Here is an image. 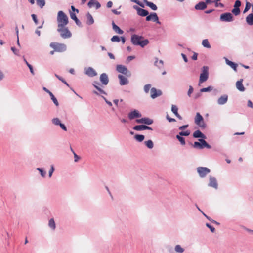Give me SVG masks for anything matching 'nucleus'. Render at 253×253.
<instances>
[{
  "label": "nucleus",
  "mask_w": 253,
  "mask_h": 253,
  "mask_svg": "<svg viewBox=\"0 0 253 253\" xmlns=\"http://www.w3.org/2000/svg\"><path fill=\"white\" fill-rule=\"evenodd\" d=\"M162 94V92L161 90H157L155 87H152L151 89V97L152 98H156Z\"/></svg>",
  "instance_id": "nucleus-13"
},
{
  "label": "nucleus",
  "mask_w": 253,
  "mask_h": 253,
  "mask_svg": "<svg viewBox=\"0 0 253 253\" xmlns=\"http://www.w3.org/2000/svg\"><path fill=\"white\" fill-rule=\"evenodd\" d=\"M251 4L249 2H246L245 8L244 10L243 13H246V12H247L251 8Z\"/></svg>",
  "instance_id": "nucleus-51"
},
{
  "label": "nucleus",
  "mask_w": 253,
  "mask_h": 253,
  "mask_svg": "<svg viewBox=\"0 0 253 253\" xmlns=\"http://www.w3.org/2000/svg\"><path fill=\"white\" fill-rule=\"evenodd\" d=\"M209 68L208 66H203L202 68V72L201 73L199 79V83H202L206 81L209 77L208 72Z\"/></svg>",
  "instance_id": "nucleus-6"
},
{
  "label": "nucleus",
  "mask_w": 253,
  "mask_h": 253,
  "mask_svg": "<svg viewBox=\"0 0 253 253\" xmlns=\"http://www.w3.org/2000/svg\"><path fill=\"white\" fill-rule=\"evenodd\" d=\"M246 22L249 25H253V13H251L249 15H248L246 18Z\"/></svg>",
  "instance_id": "nucleus-28"
},
{
  "label": "nucleus",
  "mask_w": 253,
  "mask_h": 253,
  "mask_svg": "<svg viewBox=\"0 0 253 253\" xmlns=\"http://www.w3.org/2000/svg\"><path fill=\"white\" fill-rule=\"evenodd\" d=\"M208 186L213 187L216 189L218 188L217 181L215 177L210 176L209 178V183Z\"/></svg>",
  "instance_id": "nucleus-14"
},
{
  "label": "nucleus",
  "mask_w": 253,
  "mask_h": 253,
  "mask_svg": "<svg viewBox=\"0 0 253 253\" xmlns=\"http://www.w3.org/2000/svg\"><path fill=\"white\" fill-rule=\"evenodd\" d=\"M202 44L204 47L207 48H210L211 47L208 39L203 40L202 41Z\"/></svg>",
  "instance_id": "nucleus-36"
},
{
  "label": "nucleus",
  "mask_w": 253,
  "mask_h": 253,
  "mask_svg": "<svg viewBox=\"0 0 253 253\" xmlns=\"http://www.w3.org/2000/svg\"><path fill=\"white\" fill-rule=\"evenodd\" d=\"M225 59L226 63L228 65L230 66L231 67V68H232L234 70V71L237 72V68L238 66V64L231 61H230L226 58H225Z\"/></svg>",
  "instance_id": "nucleus-22"
},
{
  "label": "nucleus",
  "mask_w": 253,
  "mask_h": 253,
  "mask_svg": "<svg viewBox=\"0 0 253 253\" xmlns=\"http://www.w3.org/2000/svg\"><path fill=\"white\" fill-rule=\"evenodd\" d=\"M136 122L139 124H144L149 125L153 123V121L150 118L145 117L136 119Z\"/></svg>",
  "instance_id": "nucleus-12"
},
{
  "label": "nucleus",
  "mask_w": 253,
  "mask_h": 253,
  "mask_svg": "<svg viewBox=\"0 0 253 253\" xmlns=\"http://www.w3.org/2000/svg\"><path fill=\"white\" fill-rule=\"evenodd\" d=\"M228 99V96L227 94H223L221 95L218 99H217V103L219 105H223L225 104Z\"/></svg>",
  "instance_id": "nucleus-15"
},
{
  "label": "nucleus",
  "mask_w": 253,
  "mask_h": 253,
  "mask_svg": "<svg viewBox=\"0 0 253 253\" xmlns=\"http://www.w3.org/2000/svg\"><path fill=\"white\" fill-rule=\"evenodd\" d=\"M49 95H50V96L51 97V100H52V101L53 102L54 104L56 105V106H59V103H58V102L57 101V99L54 96L53 94L52 93H50Z\"/></svg>",
  "instance_id": "nucleus-39"
},
{
  "label": "nucleus",
  "mask_w": 253,
  "mask_h": 253,
  "mask_svg": "<svg viewBox=\"0 0 253 253\" xmlns=\"http://www.w3.org/2000/svg\"><path fill=\"white\" fill-rule=\"evenodd\" d=\"M55 170L54 167L53 165H52L50 167V169L49 171V177H51L52 175V174Z\"/></svg>",
  "instance_id": "nucleus-55"
},
{
  "label": "nucleus",
  "mask_w": 253,
  "mask_h": 253,
  "mask_svg": "<svg viewBox=\"0 0 253 253\" xmlns=\"http://www.w3.org/2000/svg\"><path fill=\"white\" fill-rule=\"evenodd\" d=\"M37 170L40 172L41 175L42 177H44L45 176L46 172L42 168H37Z\"/></svg>",
  "instance_id": "nucleus-44"
},
{
  "label": "nucleus",
  "mask_w": 253,
  "mask_h": 253,
  "mask_svg": "<svg viewBox=\"0 0 253 253\" xmlns=\"http://www.w3.org/2000/svg\"><path fill=\"white\" fill-rule=\"evenodd\" d=\"M55 77L60 81H61L63 83L66 84L67 86H69V84L61 76L58 75L56 74H55Z\"/></svg>",
  "instance_id": "nucleus-42"
},
{
  "label": "nucleus",
  "mask_w": 253,
  "mask_h": 253,
  "mask_svg": "<svg viewBox=\"0 0 253 253\" xmlns=\"http://www.w3.org/2000/svg\"><path fill=\"white\" fill-rule=\"evenodd\" d=\"M166 118H167V119L169 122H173L176 121L175 119L170 118L168 115H167Z\"/></svg>",
  "instance_id": "nucleus-62"
},
{
  "label": "nucleus",
  "mask_w": 253,
  "mask_h": 253,
  "mask_svg": "<svg viewBox=\"0 0 253 253\" xmlns=\"http://www.w3.org/2000/svg\"><path fill=\"white\" fill-rule=\"evenodd\" d=\"M199 141L201 142L202 145V149L206 147L208 149L211 148V146L209 145L205 140L204 139H199Z\"/></svg>",
  "instance_id": "nucleus-29"
},
{
  "label": "nucleus",
  "mask_w": 253,
  "mask_h": 253,
  "mask_svg": "<svg viewBox=\"0 0 253 253\" xmlns=\"http://www.w3.org/2000/svg\"><path fill=\"white\" fill-rule=\"evenodd\" d=\"M213 87L211 86H209L206 88H203L200 89L201 92H209L211 91L212 90Z\"/></svg>",
  "instance_id": "nucleus-45"
},
{
  "label": "nucleus",
  "mask_w": 253,
  "mask_h": 253,
  "mask_svg": "<svg viewBox=\"0 0 253 253\" xmlns=\"http://www.w3.org/2000/svg\"><path fill=\"white\" fill-rule=\"evenodd\" d=\"M193 92V88L191 85H190L189 87V89L187 92V95L189 97H191V94Z\"/></svg>",
  "instance_id": "nucleus-57"
},
{
  "label": "nucleus",
  "mask_w": 253,
  "mask_h": 253,
  "mask_svg": "<svg viewBox=\"0 0 253 253\" xmlns=\"http://www.w3.org/2000/svg\"><path fill=\"white\" fill-rule=\"evenodd\" d=\"M195 123L202 128H205L206 124L204 121V119L200 113H197L195 118Z\"/></svg>",
  "instance_id": "nucleus-5"
},
{
  "label": "nucleus",
  "mask_w": 253,
  "mask_h": 253,
  "mask_svg": "<svg viewBox=\"0 0 253 253\" xmlns=\"http://www.w3.org/2000/svg\"><path fill=\"white\" fill-rule=\"evenodd\" d=\"M132 2H133L138 5H140L141 7H144V5L141 3L138 0H131Z\"/></svg>",
  "instance_id": "nucleus-60"
},
{
  "label": "nucleus",
  "mask_w": 253,
  "mask_h": 253,
  "mask_svg": "<svg viewBox=\"0 0 253 253\" xmlns=\"http://www.w3.org/2000/svg\"><path fill=\"white\" fill-rule=\"evenodd\" d=\"M193 136L194 138H201L202 139H205L206 138V136L201 132L199 130H197L195 131L193 134Z\"/></svg>",
  "instance_id": "nucleus-24"
},
{
  "label": "nucleus",
  "mask_w": 253,
  "mask_h": 253,
  "mask_svg": "<svg viewBox=\"0 0 253 253\" xmlns=\"http://www.w3.org/2000/svg\"><path fill=\"white\" fill-rule=\"evenodd\" d=\"M197 172L199 176L202 177H205L207 174L210 172V169L206 167H199L197 168Z\"/></svg>",
  "instance_id": "nucleus-9"
},
{
  "label": "nucleus",
  "mask_w": 253,
  "mask_h": 253,
  "mask_svg": "<svg viewBox=\"0 0 253 253\" xmlns=\"http://www.w3.org/2000/svg\"><path fill=\"white\" fill-rule=\"evenodd\" d=\"M31 17H32L34 23H35V24L38 25V20L37 19V16L35 14H33L31 15Z\"/></svg>",
  "instance_id": "nucleus-58"
},
{
  "label": "nucleus",
  "mask_w": 253,
  "mask_h": 253,
  "mask_svg": "<svg viewBox=\"0 0 253 253\" xmlns=\"http://www.w3.org/2000/svg\"><path fill=\"white\" fill-rule=\"evenodd\" d=\"M171 111L173 112V113L176 115L177 114H178V108L175 105H172L171 106Z\"/></svg>",
  "instance_id": "nucleus-48"
},
{
  "label": "nucleus",
  "mask_w": 253,
  "mask_h": 253,
  "mask_svg": "<svg viewBox=\"0 0 253 253\" xmlns=\"http://www.w3.org/2000/svg\"><path fill=\"white\" fill-rule=\"evenodd\" d=\"M50 46L53 48L55 51L59 52H64L67 49V46L64 43L51 42L50 44Z\"/></svg>",
  "instance_id": "nucleus-4"
},
{
  "label": "nucleus",
  "mask_w": 253,
  "mask_h": 253,
  "mask_svg": "<svg viewBox=\"0 0 253 253\" xmlns=\"http://www.w3.org/2000/svg\"><path fill=\"white\" fill-rule=\"evenodd\" d=\"M144 143L149 149H152L154 147V143L151 140L146 141Z\"/></svg>",
  "instance_id": "nucleus-38"
},
{
  "label": "nucleus",
  "mask_w": 253,
  "mask_h": 253,
  "mask_svg": "<svg viewBox=\"0 0 253 253\" xmlns=\"http://www.w3.org/2000/svg\"><path fill=\"white\" fill-rule=\"evenodd\" d=\"M57 22L58 24V28L63 27L68 24V17L63 11H59L57 14Z\"/></svg>",
  "instance_id": "nucleus-2"
},
{
  "label": "nucleus",
  "mask_w": 253,
  "mask_h": 253,
  "mask_svg": "<svg viewBox=\"0 0 253 253\" xmlns=\"http://www.w3.org/2000/svg\"><path fill=\"white\" fill-rule=\"evenodd\" d=\"M193 147L194 148L202 149V145L201 142H195L193 144L191 143Z\"/></svg>",
  "instance_id": "nucleus-40"
},
{
  "label": "nucleus",
  "mask_w": 253,
  "mask_h": 253,
  "mask_svg": "<svg viewBox=\"0 0 253 253\" xmlns=\"http://www.w3.org/2000/svg\"><path fill=\"white\" fill-rule=\"evenodd\" d=\"M134 138L138 142H141L144 140L145 137L142 134H136L134 136Z\"/></svg>",
  "instance_id": "nucleus-35"
},
{
  "label": "nucleus",
  "mask_w": 253,
  "mask_h": 253,
  "mask_svg": "<svg viewBox=\"0 0 253 253\" xmlns=\"http://www.w3.org/2000/svg\"><path fill=\"white\" fill-rule=\"evenodd\" d=\"M151 87V84H147L144 85V91L146 93H148L150 90V89Z\"/></svg>",
  "instance_id": "nucleus-49"
},
{
  "label": "nucleus",
  "mask_w": 253,
  "mask_h": 253,
  "mask_svg": "<svg viewBox=\"0 0 253 253\" xmlns=\"http://www.w3.org/2000/svg\"><path fill=\"white\" fill-rule=\"evenodd\" d=\"M45 4V2L44 0H37V4L42 8Z\"/></svg>",
  "instance_id": "nucleus-41"
},
{
  "label": "nucleus",
  "mask_w": 253,
  "mask_h": 253,
  "mask_svg": "<svg viewBox=\"0 0 253 253\" xmlns=\"http://www.w3.org/2000/svg\"><path fill=\"white\" fill-rule=\"evenodd\" d=\"M87 5L89 8H91L93 6H95L96 9L101 7L100 3L96 0H90L88 2Z\"/></svg>",
  "instance_id": "nucleus-18"
},
{
  "label": "nucleus",
  "mask_w": 253,
  "mask_h": 253,
  "mask_svg": "<svg viewBox=\"0 0 253 253\" xmlns=\"http://www.w3.org/2000/svg\"><path fill=\"white\" fill-rule=\"evenodd\" d=\"M100 81L103 85H107L109 83V78L107 74L105 73L101 74L100 76Z\"/></svg>",
  "instance_id": "nucleus-17"
},
{
  "label": "nucleus",
  "mask_w": 253,
  "mask_h": 253,
  "mask_svg": "<svg viewBox=\"0 0 253 253\" xmlns=\"http://www.w3.org/2000/svg\"><path fill=\"white\" fill-rule=\"evenodd\" d=\"M143 1L147 6L149 7L153 10H156L157 9V6L153 2L148 1L147 0H143Z\"/></svg>",
  "instance_id": "nucleus-26"
},
{
  "label": "nucleus",
  "mask_w": 253,
  "mask_h": 253,
  "mask_svg": "<svg viewBox=\"0 0 253 253\" xmlns=\"http://www.w3.org/2000/svg\"><path fill=\"white\" fill-rule=\"evenodd\" d=\"M232 12L236 16L238 15L240 13V8H234L232 10Z\"/></svg>",
  "instance_id": "nucleus-52"
},
{
  "label": "nucleus",
  "mask_w": 253,
  "mask_h": 253,
  "mask_svg": "<svg viewBox=\"0 0 253 253\" xmlns=\"http://www.w3.org/2000/svg\"><path fill=\"white\" fill-rule=\"evenodd\" d=\"M70 17L72 19L74 20L76 23V24L80 26V27H81L82 26V23L81 22V21L78 19V18L77 17L75 13H74V12H70Z\"/></svg>",
  "instance_id": "nucleus-23"
},
{
  "label": "nucleus",
  "mask_w": 253,
  "mask_h": 253,
  "mask_svg": "<svg viewBox=\"0 0 253 253\" xmlns=\"http://www.w3.org/2000/svg\"><path fill=\"white\" fill-rule=\"evenodd\" d=\"M119 79V83L121 85H126L128 84V79L122 75H119L118 76Z\"/></svg>",
  "instance_id": "nucleus-19"
},
{
  "label": "nucleus",
  "mask_w": 253,
  "mask_h": 253,
  "mask_svg": "<svg viewBox=\"0 0 253 253\" xmlns=\"http://www.w3.org/2000/svg\"><path fill=\"white\" fill-rule=\"evenodd\" d=\"M220 20L223 22H231L233 21V16L231 13L226 12L221 14Z\"/></svg>",
  "instance_id": "nucleus-8"
},
{
  "label": "nucleus",
  "mask_w": 253,
  "mask_h": 253,
  "mask_svg": "<svg viewBox=\"0 0 253 253\" xmlns=\"http://www.w3.org/2000/svg\"><path fill=\"white\" fill-rule=\"evenodd\" d=\"M116 70L118 72L122 73L127 77H130L131 73L128 70L127 68L124 65H117Z\"/></svg>",
  "instance_id": "nucleus-7"
},
{
  "label": "nucleus",
  "mask_w": 253,
  "mask_h": 253,
  "mask_svg": "<svg viewBox=\"0 0 253 253\" xmlns=\"http://www.w3.org/2000/svg\"><path fill=\"white\" fill-rule=\"evenodd\" d=\"M145 125H140L134 126L133 127V129L136 131H142L145 130Z\"/></svg>",
  "instance_id": "nucleus-32"
},
{
  "label": "nucleus",
  "mask_w": 253,
  "mask_h": 253,
  "mask_svg": "<svg viewBox=\"0 0 253 253\" xmlns=\"http://www.w3.org/2000/svg\"><path fill=\"white\" fill-rule=\"evenodd\" d=\"M241 1L239 0H237L235 2L234 7L237 8H239V7L241 6Z\"/></svg>",
  "instance_id": "nucleus-56"
},
{
  "label": "nucleus",
  "mask_w": 253,
  "mask_h": 253,
  "mask_svg": "<svg viewBox=\"0 0 253 253\" xmlns=\"http://www.w3.org/2000/svg\"><path fill=\"white\" fill-rule=\"evenodd\" d=\"M86 17H87L86 23L89 25L92 24L94 23V19H93L92 15L89 12H88L87 14H86Z\"/></svg>",
  "instance_id": "nucleus-31"
},
{
  "label": "nucleus",
  "mask_w": 253,
  "mask_h": 253,
  "mask_svg": "<svg viewBox=\"0 0 253 253\" xmlns=\"http://www.w3.org/2000/svg\"><path fill=\"white\" fill-rule=\"evenodd\" d=\"M102 97L103 98V99L104 100V101H105V102L110 107H111L112 106V103L108 101L105 97L104 96H102Z\"/></svg>",
  "instance_id": "nucleus-63"
},
{
  "label": "nucleus",
  "mask_w": 253,
  "mask_h": 253,
  "mask_svg": "<svg viewBox=\"0 0 253 253\" xmlns=\"http://www.w3.org/2000/svg\"><path fill=\"white\" fill-rule=\"evenodd\" d=\"M176 138L178 139V140L180 142V144L182 145H185V138L183 137L182 136L178 134L176 136Z\"/></svg>",
  "instance_id": "nucleus-37"
},
{
  "label": "nucleus",
  "mask_w": 253,
  "mask_h": 253,
  "mask_svg": "<svg viewBox=\"0 0 253 253\" xmlns=\"http://www.w3.org/2000/svg\"><path fill=\"white\" fill-rule=\"evenodd\" d=\"M111 41L112 42H119L121 41V39L119 36L115 35L111 38Z\"/></svg>",
  "instance_id": "nucleus-47"
},
{
  "label": "nucleus",
  "mask_w": 253,
  "mask_h": 253,
  "mask_svg": "<svg viewBox=\"0 0 253 253\" xmlns=\"http://www.w3.org/2000/svg\"><path fill=\"white\" fill-rule=\"evenodd\" d=\"M142 117V114L140 112L136 109H134L131 111L128 114V118L129 119L132 120L135 118H139Z\"/></svg>",
  "instance_id": "nucleus-11"
},
{
  "label": "nucleus",
  "mask_w": 253,
  "mask_h": 253,
  "mask_svg": "<svg viewBox=\"0 0 253 253\" xmlns=\"http://www.w3.org/2000/svg\"><path fill=\"white\" fill-rule=\"evenodd\" d=\"M57 31L60 33V36L63 39H68L72 36L71 32L66 26L63 27L57 28Z\"/></svg>",
  "instance_id": "nucleus-3"
},
{
  "label": "nucleus",
  "mask_w": 253,
  "mask_h": 253,
  "mask_svg": "<svg viewBox=\"0 0 253 253\" xmlns=\"http://www.w3.org/2000/svg\"><path fill=\"white\" fill-rule=\"evenodd\" d=\"M11 50L15 55L19 56V50L17 49L15 47H11Z\"/></svg>",
  "instance_id": "nucleus-53"
},
{
  "label": "nucleus",
  "mask_w": 253,
  "mask_h": 253,
  "mask_svg": "<svg viewBox=\"0 0 253 253\" xmlns=\"http://www.w3.org/2000/svg\"><path fill=\"white\" fill-rule=\"evenodd\" d=\"M23 60H24V62L26 63V64L27 65V66L28 67L29 70H30V71L31 72V73L33 75H35V72L34 71V70H33V67L30 64L28 61L26 60V59L24 58V57H23Z\"/></svg>",
  "instance_id": "nucleus-34"
},
{
  "label": "nucleus",
  "mask_w": 253,
  "mask_h": 253,
  "mask_svg": "<svg viewBox=\"0 0 253 253\" xmlns=\"http://www.w3.org/2000/svg\"><path fill=\"white\" fill-rule=\"evenodd\" d=\"M206 226L209 228L212 233H214L215 231L214 227L211 226L210 224L207 223Z\"/></svg>",
  "instance_id": "nucleus-54"
},
{
  "label": "nucleus",
  "mask_w": 253,
  "mask_h": 253,
  "mask_svg": "<svg viewBox=\"0 0 253 253\" xmlns=\"http://www.w3.org/2000/svg\"><path fill=\"white\" fill-rule=\"evenodd\" d=\"M92 85L96 89V87H99L98 85H100V83L98 81H94Z\"/></svg>",
  "instance_id": "nucleus-61"
},
{
  "label": "nucleus",
  "mask_w": 253,
  "mask_h": 253,
  "mask_svg": "<svg viewBox=\"0 0 253 253\" xmlns=\"http://www.w3.org/2000/svg\"><path fill=\"white\" fill-rule=\"evenodd\" d=\"M60 127L64 131H67V127L66 126H65V125L62 123H61L60 125H59Z\"/></svg>",
  "instance_id": "nucleus-64"
},
{
  "label": "nucleus",
  "mask_w": 253,
  "mask_h": 253,
  "mask_svg": "<svg viewBox=\"0 0 253 253\" xmlns=\"http://www.w3.org/2000/svg\"><path fill=\"white\" fill-rule=\"evenodd\" d=\"M154 65L158 67L159 69H161L163 67L164 62L162 60H160L159 61H158V58H155Z\"/></svg>",
  "instance_id": "nucleus-30"
},
{
  "label": "nucleus",
  "mask_w": 253,
  "mask_h": 253,
  "mask_svg": "<svg viewBox=\"0 0 253 253\" xmlns=\"http://www.w3.org/2000/svg\"><path fill=\"white\" fill-rule=\"evenodd\" d=\"M175 251L177 253H183L184 250L180 245H177L175 247Z\"/></svg>",
  "instance_id": "nucleus-43"
},
{
  "label": "nucleus",
  "mask_w": 253,
  "mask_h": 253,
  "mask_svg": "<svg viewBox=\"0 0 253 253\" xmlns=\"http://www.w3.org/2000/svg\"><path fill=\"white\" fill-rule=\"evenodd\" d=\"M85 74L90 77H93L97 75V72L92 67L85 69Z\"/></svg>",
  "instance_id": "nucleus-16"
},
{
  "label": "nucleus",
  "mask_w": 253,
  "mask_h": 253,
  "mask_svg": "<svg viewBox=\"0 0 253 253\" xmlns=\"http://www.w3.org/2000/svg\"><path fill=\"white\" fill-rule=\"evenodd\" d=\"M112 28L113 30L119 34H123L124 31L121 30L117 25L115 24V22L113 21L112 22Z\"/></svg>",
  "instance_id": "nucleus-25"
},
{
  "label": "nucleus",
  "mask_w": 253,
  "mask_h": 253,
  "mask_svg": "<svg viewBox=\"0 0 253 253\" xmlns=\"http://www.w3.org/2000/svg\"><path fill=\"white\" fill-rule=\"evenodd\" d=\"M137 13L138 15L143 17L146 16L149 14V12L147 10L142 9L141 8L138 9Z\"/></svg>",
  "instance_id": "nucleus-27"
},
{
  "label": "nucleus",
  "mask_w": 253,
  "mask_h": 253,
  "mask_svg": "<svg viewBox=\"0 0 253 253\" xmlns=\"http://www.w3.org/2000/svg\"><path fill=\"white\" fill-rule=\"evenodd\" d=\"M146 20L147 21H152L156 22V23L161 24V22L159 20V17L156 13L152 12L150 15L146 16Z\"/></svg>",
  "instance_id": "nucleus-10"
},
{
  "label": "nucleus",
  "mask_w": 253,
  "mask_h": 253,
  "mask_svg": "<svg viewBox=\"0 0 253 253\" xmlns=\"http://www.w3.org/2000/svg\"><path fill=\"white\" fill-rule=\"evenodd\" d=\"M190 132L189 130H187L185 131H181L179 133V134L182 136H188L190 135Z\"/></svg>",
  "instance_id": "nucleus-50"
},
{
  "label": "nucleus",
  "mask_w": 253,
  "mask_h": 253,
  "mask_svg": "<svg viewBox=\"0 0 253 253\" xmlns=\"http://www.w3.org/2000/svg\"><path fill=\"white\" fill-rule=\"evenodd\" d=\"M52 122L53 124L57 126H59L61 123L60 120L58 118H55L52 119Z\"/></svg>",
  "instance_id": "nucleus-46"
},
{
  "label": "nucleus",
  "mask_w": 253,
  "mask_h": 253,
  "mask_svg": "<svg viewBox=\"0 0 253 253\" xmlns=\"http://www.w3.org/2000/svg\"><path fill=\"white\" fill-rule=\"evenodd\" d=\"M243 80L242 79L238 81L236 83V86L238 90L243 92L245 90V88L243 84Z\"/></svg>",
  "instance_id": "nucleus-20"
},
{
  "label": "nucleus",
  "mask_w": 253,
  "mask_h": 253,
  "mask_svg": "<svg viewBox=\"0 0 253 253\" xmlns=\"http://www.w3.org/2000/svg\"><path fill=\"white\" fill-rule=\"evenodd\" d=\"M49 227L52 230H54L56 228V225L53 218H51L49 220L48 222Z\"/></svg>",
  "instance_id": "nucleus-33"
},
{
  "label": "nucleus",
  "mask_w": 253,
  "mask_h": 253,
  "mask_svg": "<svg viewBox=\"0 0 253 253\" xmlns=\"http://www.w3.org/2000/svg\"><path fill=\"white\" fill-rule=\"evenodd\" d=\"M207 5L203 1L199 2L195 5V9L197 10H203L207 8Z\"/></svg>",
  "instance_id": "nucleus-21"
},
{
  "label": "nucleus",
  "mask_w": 253,
  "mask_h": 253,
  "mask_svg": "<svg viewBox=\"0 0 253 253\" xmlns=\"http://www.w3.org/2000/svg\"><path fill=\"white\" fill-rule=\"evenodd\" d=\"M215 3V6L216 7H220L221 8H223L224 7V5L220 2H213Z\"/></svg>",
  "instance_id": "nucleus-59"
},
{
  "label": "nucleus",
  "mask_w": 253,
  "mask_h": 253,
  "mask_svg": "<svg viewBox=\"0 0 253 253\" xmlns=\"http://www.w3.org/2000/svg\"><path fill=\"white\" fill-rule=\"evenodd\" d=\"M131 42L134 45H139L141 47L146 46L149 42L148 39H144L142 36L134 34L131 37Z\"/></svg>",
  "instance_id": "nucleus-1"
}]
</instances>
